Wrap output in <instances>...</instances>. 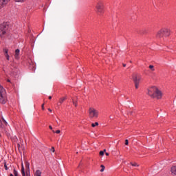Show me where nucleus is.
Here are the masks:
<instances>
[{
  "mask_svg": "<svg viewBox=\"0 0 176 176\" xmlns=\"http://www.w3.org/2000/svg\"><path fill=\"white\" fill-rule=\"evenodd\" d=\"M92 127H96V126H98V122H95L91 124Z\"/></svg>",
  "mask_w": 176,
  "mask_h": 176,
  "instance_id": "6ab92c4d",
  "label": "nucleus"
},
{
  "mask_svg": "<svg viewBox=\"0 0 176 176\" xmlns=\"http://www.w3.org/2000/svg\"><path fill=\"white\" fill-rule=\"evenodd\" d=\"M163 36H170V30L164 28L159 30L156 34L157 39H161Z\"/></svg>",
  "mask_w": 176,
  "mask_h": 176,
  "instance_id": "7ed1b4c3",
  "label": "nucleus"
},
{
  "mask_svg": "<svg viewBox=\"0 0 176 176\" xmlns=\"http://www.w3.org/2000/svg\"><path fill=\"white\" fill-rule=\"evenodd\" d=\"M3 123L4 124L8 125V122H6V120L3 118V121L0 120V127H3Z\"/></svg>",
  "mask_w": 176,
  "mask_h": 176,
  "instance_id": "f8f14e48",
  "label": "nucleus"
},
{
  "mask_svg": "<svg viewBox=\"0 0 176 176\" xmlns=\"http://www.w3.org/2000/svg\"><path fill=\"white\" fill-rule=\"evenodd\" d=\"M8 28L9 26L6 25V23H3L0 25V36H2L6 34V31H8Z\"/></svg>",
  "mask_w": 176,
  "mask_h": 176,
  "instance_id": "423d86ee",
  "label": "nucleus"
},
{
  "mask_svg": "<svg viewBox=\"0 0 176 176\" xmlns=\"http://www.w3.org/2000/svg\"><path fill=\"white\" fill-rule=\"evenodd\" d=\"M4 168H5V170H8V166L6 165V164H4Z\"/></svg>",
  "mask_w": 176,
  "mask_h": 176,
  "instance_id": "bb28decb",
  "label": "nucleus"
},
{
  "mask_svg": "<svg viewBox=\"0 0 176 176\" xmlns=\"http://www.w3.org/2000/svg\"><path fill=\"white\" fill-rule=\"evenodd\" d=\"M21 174H22V176H31V175L30 174V170H28L25 173L23 165H22V168H21Z\"/></svg>",
  "mask_w": 176,
  "mask_h": 176,
  "instance_id": "1a4fd4ad",
  "label": "nucleus"
},
{
  "mask_svg": "<svg viewBox=\"0 0 176 176\" xmlns=\"http://www.w3.org/2000/svg\"><path fill=\"white\" fill-rule=\"evenodd\" d=\"M132 80H133V82L135 84V87L136 89H138L140 87V82L141 80H142V77L141 76V74L138 73H133L131 76Z\"/></svg>",
  "mask_w": 176,
  "mask_h": 176,
  "instance_id": "f03ea898",
  "label": "nucleus"
},
{
  "mask_svg": "<svg viewBox=\"0 0 176 176\" xmlns=\"http://www.w3.org/2000/svg\"><path fill=\"white\" fill-rule=\"evenodd\" d=\"M3 52H4V54H5V56L6 57V58H8V57H9V54H8V49H4L3 50Z\"/></svg>",
  "mask_w": 176,
  "mask_h": 176,
  "instance_id": "2eb2a0df",
  "label": "nucleus"
},
{
  "mask_svg": "<svg viewBox=\"0 0 176 176\" xmlns=\"http://www.w3.org/2000/svg\"><path fill=\"white\" fill-rule=\"evenodd\" d=\"M20 55V50H19V49H16V50H15V58L17 60V59H19V56Z\"/></svg>",
  "mask_w": 176,
  "mask_h": 176,
  "instance_id": "9b49d317",
  "label": "nucleus"
},
{
  "mask_svg": "<svg viewBox=\"0 0 176 176\" xmlns=\"http://www.w3.org/2000/svg\"><path fill=\"white\" fill-rule=\"evenodd\" d=\"M8 82H10V80H8Z\"/></svg>",
  "mask_w": 176,
  "mask_h": 176,
  "instance_id": "58836bf2",
  "label": "nucleus"
},
{
  "mask_svg": "<svg viewBox=\"0 0 176 176\" xmlns=\"http://www.w3.org/2000/svg\"><path fill=\"white\" fill-rule=\"evenodd\" d=\"M122 65H123V67H126V64H123Z\"/></svg>",
  "mask_w": 176,
  "mask_h": 176,
  "instance_id": "e433bc0d",
  "label": "nucleus"
},
{
  "mask_svg": "<svg viewBox=\"0 0 176 176\" xmlns=\"http://www.w3.org/2000/svg\"><path fill=\"white\" fill-rule=\"evenodd\" d=\"M49 128H50V130H53V127L52 126V125H50Z\"/></svg>",
  "mask_w": 176,
  "mask_h": 176,
  "instance_id": "c756f323",
  "label": "nucleus"
},
{
  "mask_svg": "<svg viewBox=\"0 0 176 176\" xmlns=\"http://www.w3.org/2000/svg\"><path fill=\"white\" fill-rule=\"evenodd\" d=\"M131 166H133V167H139L140 165H138V164L137 163H134V164L131 163Z\"/></svg>",
  "mask_w": 176,
  "mask_h": 176,
  "instance_id": "aec40b11",
  "label": "nucleus"
},
{
  "mask_svg": "<svg viewBox=\"0 0 176 176\" xmlns=\"http://www.w3.org/2000/svg\"><path fill=\"white\" fill-rule=\"evenodd\" d=\"M10 176H14V175H13V174L11 173V174L10 175Z\"/></svg>",
  "mask_w": 176,
  "mask_h": 176,
  "instance_id": "4c0bfd02",
  "label": "nucleus"
},
{
  "mask_svg": "<svg viewBox=\"0 0 176 176\" xmlns=\"http://www.w3.org/2000/svg\"><path fill=\"white\" fill-rule=\"evenodd\" d=\"M27 170H30V164H26Z\"/></svg>",
  "mask_w": 176,
  "mask_h": 176,
  "instance_id": "5701e85b",
  "label": "nucleus"
},
{
  "mask_svg": "<svg viewBox=\"0 0 176 176\" xmlns=\"http://www.w3.org/2000/svg\"><path fill=\"white\" fill-rule=\"evenodd\" d=\"M6 90L0 89V102L1 104H6Z\"/></svg>",
  "mask_w": 176,
  "mask_h": 176,
  "instance_id": "20e7f679",
  "label": "nucleus"
},
{
  "mask_svg": "<svg viewBox=\"0 0 176 176\" xmlns=\"http://www.w3.org/2000/svg\"><path fill=\"white\" fill-rule=\"evenodd\" d=\"M6 59H7L8 60H9V56H8V57L6 58Z\"/></svg>",
  "mask_w": 176,
  "mask_h": 176,
  "instance_id": "c9c22d12",
  "label": "nucleus"
},
{
  "mask_svg": "<svg viewBox=\"0 0 176 176\" xmlns=\"http://www.w3.org/2000/svg\"><path fill=\"white\" fill-rule=\"evenodd\" d=\"M53 131V133H56V131Z\"/></svg>",
  "mask_w": 176,
  "mask_h": 176,
  "instance_id": "ea45409f",
  "label": "nucleus"
},
{
  "mask_svg": "<svg viewBox=\"0 0 176 176\" xmlns=\"http://www.w3.org/2000/svg\"><path fill=\"white\" fill-rule=\"evenodd\" d=\"M65 101V98H62L59 100V104H63Z\"/></svg>",
  "mask_w": 176,
  "mask_h": 176,
  "instance_id": "dca6fc26",
  "label": "nucleus"
},
{
  "mask_svg": "<svg viewBox=\"0 0 176 176\" xmlns=\"http://www.w3.org/2000/svg\"><path fill=\"white\" fill-rule=\"evenodd\" d=\"M125 145H129V140H125Z\"/></svg>",
  "mask_w": 176,
  "mask_h": 176,
  "instance_id": "393cba45",
  "label": "nucleus"
},
{
  "mask_svg": "<svg viewBox=\"0 0 176 176\" xmlns=\"http://www.w3.org/2000/svg\"><path fill=\"white\" fill-rule=\"evenodd\" d=\"M34 176H42V172L40 170H36Z\"/></svg>",
  "mask_w": 176,
  "mask_h": 176,
  "instance_id": "ddd939ff",
  "label": "nucleus"
},
{
  "mask_svg": "<svg viewBox=\"0 0 176 176\" xmlns=\"http://www.w3.org/2000/svg\"><path fill=\"white\" fill-rule=\"evenodd\" d=\"M14 175L19 176V172H17V170H16V169H14Z\"/></svg>",
  "mask_w": 176,
  "mask_h": 176,
  "instance_id": "a211bd4d",
  "label": "nucleus"
},
{
  "mask_svg": "<svg viewBox=\"0 0 176 176\" xmlns=\"http://www.w3.org/2000/svg\"><path fill=\"white\" fill-rule=\"evenodd\" d=\"M57 124H60V122L58 121H56Z\"/></svg>",
  "mask_w": 176,
  "mask_h": 176,
  "instance_id": "f704fd0d",
  "label": "nucleus"
},
{
  "mask_svg": "<svg viewBox=\"0 0 176 176\" xmlns=\"http://www.w3.org/2000/svg\"><path fill=\"white\" fill-rule=\"evenodd\" d=\"M25 0H16V2H24Z\"/></svg>",
  "mask_w": 176,
  "mask_h": 176,
  "instance_id": "c85d7f7f",
  "label": "nucleus"
},
{
  "mask_svg": "<svg viewBox=\"0 0 176 176\" xmlns=\"http://www.w3.org/2000/svg\"><path fill=\"white\" fill-rule=\"evenodd\" d=\"M147 94L150 96L151 98H157V100H160L162 97H163V93L157 89H148Z\"/></svg>",
  "mask_w": 176,
  "mask_h": 176,
  "instance_id": "f257e3e1",
  "label": "nucleus"
},
{
  "mask_svg": "<svg viewBox=\"0 0 176 176\" xmlns=\"http://www.w3.org/2000/svg\"><path fill=\"white\" fill-rule=\"evenodd\" d=\"M170 171L173 175H176V166H172L170 168Z\"/></svg>",
  "mask_w": 176,
  "mask_h": 176,
  "instance_id": "9d476101",
  "label": "nucleus"
},
{
  "mask_svg": "<svg viewBox=\"0 0 176 176\" xmlns=\"http://www.w3.org/2000/svg\"><path fill=\"white\" fill-rule=\"evenodd\" d=\"M149 68L151 69V71H155V67L153 65H150Z\"/></svg>",
  "mask_w": 176,
  "mask_h": 176,
  "instance_id": "412c9836",
  "label": "nucleus"
},
{
  "mask_svg": "<svg viewBox=\"0 0 176 176\" xmlns=\"http://www.w3.org/2000/svg\"><path fill=\"white\" fill-rule=\"evenodd\" d=\"M96 9L98 13H102L104 12V3L102 1H98L96 3Z\"/></svg>",
  "mask_w": 176,
  "mask_h": 176,
  "instance_id": "0eeeda50",
  "label": "nucleus"
},
{
  "mask_svg": "<svg viewBox=\"0 0 176 176\" xmlns=\"http://www.w3.org/2000/svg\"><path fill=\"white\" fill-rule=\"evenodd\" d=\"M100 167V173H103L104 170H105V166H104V165H101Z\"/></svg>",
  "mask_w": 176,
  "mask_h": 176,
  "instance_id": "f3484780",
  "label": "nucleus"
},
{
  "mask_svg": "<svg viewBox=\"0 0 176 176\" xmlns=\"http://www.w3.org/2000/svg\"><path fill=\"white\" fill-rule=\"evenodd\" d=\"M104 151H100L99 154L100 156H104Z\"/></svg>",
  "mask_w": 176,
  "mask_h": 176,
  "instance_id": "4be33fe9",
  "label": "nucleus"
},
{
  "mask_svg": "<svg viewBox=\"0 0 176 176\" xmlns=\"http://www.w3.org/2000/svg\"><path fill=\"white\" fill-rule=\"evenodd\" d=\"M102 152H104V153H105V152H107V150L104 149Z\"/></svg>",
  "mask_w": 176,
  "mask_h": 176,
  "instance_id": "2f4dec72",
  "label": "nucleus"
},
{
  "mask_svg": "<svg viewBox=\"0 0 176 176\" xmlns=\"http://www.w3.org/2000/svg\"><path fill=\"white\" fill-rule=\"evenodd\" d=\"M50 151H51V152H54V151H55L54 147H52Z\"/></svg>",
  "mask_w": 176,
  "mask_h": 176,
  "instance_id": "a878e982",
  "label": "nucleus"
},
{
  "mask_svg": "<svg viewBox=\"0 0 176 176\" xmlns=\"http://www.w3.org/2000/svg\"><path fill=\"white\" fill-rule=\"evenodd\" d=\"M41 108H42L43 111L45 110V104H42Z\"/></svg>",
  "mask_w": 176,
  "mask_h": 176,
  "instance_id": "b1692460",
  "label": "nucleus"
},
{
  "mask_svg": "<svg viewBox=\"0 0 176 176\" xmlns=\"http://www.w3.org/2000/svg\"><path fill=\"white\" fill-rule=\"evenodd\" d=\"M105 155H106V156H109V153H106Z\"/></svg>",
  "mask_w": 176,
  "mask_h": 176,
  "instance_id": "7c9ffc66",
  "label": "nucleus"
},
{
  "mask_svg": "<svg viewBox=\"0 0 176 176\" xmlns=\"http://www.w3.org/2000/svg\"><path fill=\"white\" fill-rule=\"evenodd\" d=\"M89 116L91 119H93V118H98V111L94 109V107H89Z\"/></svg>",
  "mask_w": 176,
  "mask_h": 176,
  "instance_id": "39448f33",
  "label": "nucleus"
},
{
  "mask_svg": "<svg viewBox=\"0 0 176 176\" xmlns=\"http://www.w3.org/2000/svg\"><path fill=\"white\" fill-rule=\"evenodd\" d=\"M49 100H52V96H49Z\"/></svg>",
  "mask_w": 176,
  "mask_h": 176,
  "instance_id": "473e14b6",
  "label": "nucleus"
},
{
  "mask_svg": "<svg viewBox=\"0 0 176 176\" xmlns=\"http://www.w3.org/2000/svg\"><path fill=\"white\" fill-rule=\"evenodd\" d=\"M10 0H0V9L8 5V2Z\"/></svg>",
  "mask_w": 176,
  "mask_h": 176,
  "instance_id": "6e6552de",
  "label": "nucleus"
},
{
  "mask_svg": "<svg viewBox=\"0 0 176 176\" xmlns=\"http://www.w3.org/2000/svg\"><path fill=\"white\" fill-rule=\"evenodd\" d=\"M48 111H49L50 112H52V109H48Z\"/></svg>",
  "mask_w": 176,
  "mask_h": 176,
  "instance_id": "72a5a7b5",
  "label": "nucleus"
},
{
  "mask_svg": "<svg viewBox=\"0 0 176 176\" xmlns=\"http://www.w3.org/2000/svg\"><path fill=\"white\" fill-rule=\"evenodd\" d=\"M60 132H61V131H60V130H57V131H56V134H60Z\"/></svg>",
  "mask_w": 176,
  "mask_h": 176,
  "instance_id": "cd10ccee",
  "label": "nucleus"
},
{
  "mask_svg": "<svg viewBox=\"0 0 176 176\" xmlns=\"http://www.w3.org/2000/svg\"><path fill=\"white\" fill-rule=\"evenodd\" d=\"M78 100L77 99H75V98H73L72 99V103L73 104H74L75 107H78Z\"/></svg>",
  "mask_w": 176,
  "mask_h": 176,
  "instance_id": "4468645a",
  "label": "nucleus"
}]
</instances>
